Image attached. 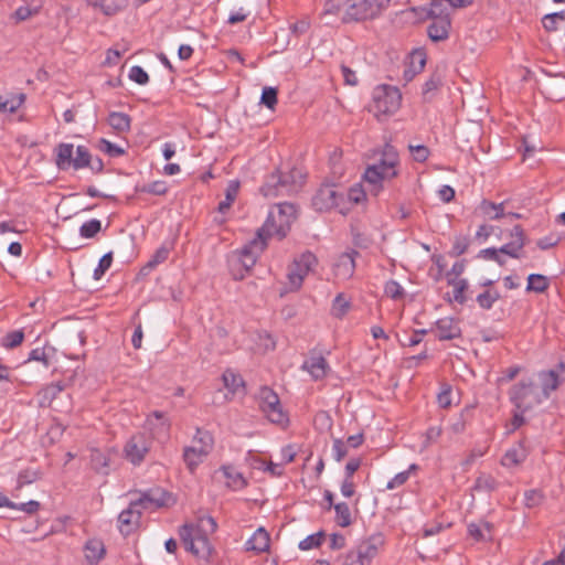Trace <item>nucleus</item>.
<instances>
[{
	"label": "nucleus",
	"instance_id": "obj_1",
	"mask_svg": "<svg viewBox=\"0 0 565 565\" xmlns=\"http://www.w3.org/2000/svg\"><path fill=\"white\" fill-rule=\"evenodd\" d=\"M216 529V521L212 516H201L196 523L180 526L179 536L188 552L199 558H207L212 553L209 534L214 533Z\"/></svg>",
	"mask_w": 565,
	"mask_h": 565
},
{
	"label": "nucleus",
	"instance_id": "obj_2",
	"mask_svg": "<svg viewBox=\"0 0 565 565\" xmlns=\"http://www.w3.org/2000/svg\"><path fill=\"white\" fill-rule=\"evenodd\" d=\"M305 182V175L296 168L288 172L275 170L265 178L260 193L267 199L289 196L296 194Z\"/></svg>",
	"mask_w": 565,
	"mask_h": 565
},
{
	"label": "nucleus",
	"instance_id": "obj_3",
	"mask_svg": "<svg viewBox=\"0 0 565 565\" xmlns=\"http://www.w3.org/2000/svg\"><path fill=\"white\" fill-rule=\"evenodd\" d=\"M269 236L258 228L256 236L245 244L230 260L231 273L235 280H241L256 264L267 246Z\"/></svg>",
	"mask_w": 565,
	"mask_h": 565
},
{
	"label": "nucleus",
	"instance_id": "obj_4",
	"mask_svg": "<svg viewBox=\"0 0 565 565\" xmlns=\"http://www.w3.org/2000/svg\"><path fill=\"white\" fill-rule=\"evenodd\" d=\"M297 218L296 205L288 202L276 204V210L269 212L266 222L260 227L269 237L277 236L282 239L290 231L291 224Z\"/></svg>",
	"mask_w": 565,
	"mask_h": 565
},
{
	"label": "nucleus",
	"instance_id": "obj_5",
	"mask_svg": "<svg viewBox=\"0 0 565 565\" xmlns=\"http://www.w3.org/2000/svg\"><path fill=\"white\" fill-rule=\"evenodd\" d=\"M510 402L514 408L520 411H532L541 405L545 398L541 396L539 386L534 379H523L514 384L509 391Z\"/></svg>",
	"mask_w": 565,
	"mask_h": 565
},
{
	"label": "nucleus",
	"instance_id": "obj_6",
	"mask_svg": "<svg viewBox=\"0 0 565 565\" xmlns=\"http://www.w3.org/2000/svg\"><path fill=\"white\" fill-rule=\"evenodd\" d=\"M391 0H358L344 8L342 22H359L366 19H374L388 8Z\"/></svg>",
	"mask_w": 565,
	"mask_h": 565
},
{
	"label": "nucleus",
	"instance_id": "obj_7",
	"mask_svg": "<svg viewBox=\"0 0 565 565\" xmlns=\"http://www.w3.org/2000/svg\"><path fill=\"white\" fill-rule=\"evenodd\" d=\"M401 102V92L394 86L381 85L373 92V108L377 116L394 114L398 110Z\"/></svg>",
	"mask_w": 565,
	"mask_h": 565
},
{
	"label": "nucleus",
	"instance_id": "obj_8",
	"mask_svg": "<svg viewBox=\"0 0 565 565\" xmlns=\"http://www.w3.org/2000/svg\"><path fill=\"white\" fill-rule=\"evenodd\" d=\"M317 264L318 259L316 255L309 250L302 253L298 258H296L290 265L287 274L288 282L290 286L289 290H298L301 287L305 277L311 270H313Z\"/></svg>",
	"mask_w": 565,
	"mask_h": 565
},
{
	"label": "nucleus",
	"instance_id": "obj_9",
	"mask_svg": "<svg viewBox=\"0 0 565 565\" xmlns=\"http://www.w3.org/2000/svg\"><path fill=\"white\" fill-rule=\"evenodd\" d=\"M536 382L540 394L546 399L550 398L552 392L556 391L559 385L565 382V363L561 362L555 369L540 371L536 373Z\"/></svg>",
	"mask_w": 565,
	"mask_h": 565
},
{
	"label": "nucleus",
	"instance_id": "obj_10",
	"mask_svg": "<svg viewBox=\"0 0 565 565\" xmlns=\"http://www.w3.org/2000/svg\"><path fill=\"white\" fill-rule=\"evenodd\" d=\"M344 200L342 192H339L334 184L321 185L312 196V206L318 212H327L335 209Z\"/></svg>",
	"mask_w": 565,
	"mask_h": 565
},
{
	"label": "nucleus",
	"instance_id": "obj_11",
	"mask_svg": "<svg viewBox=\"0 0 565 565\" xmlns=\"http://www.w3.org/2000/svg\"><path fill=\"white\" fill-rule=\"evenodd\" d=\"M150 449V440L143 434H137L130 437L124 448L125 458L132 465H139L143 461Z\"/></svg>",
	"mask_w": 565,
	"mask_h": 565
},
{
	"label": "nucleus",
	"instance_id": "obj_12",
	"mask_svg": "<svg viewBox=\"0 0 565 565\" xmlns=\"http://www.w3.org/2000/svg\"><path fill=\"white\" fill-rule=\"evenodd\" d=\"M171 494L161 488L150 489L141 493L140 498L135 500V504H139L142 510L149 508H162L170 504Z\"/></svg>",
	"mask_w": 565,
	"mask_h": 565
},
{
	"label": "nucleus",
	"instance_id": "obj_13",
	"mask_svg": "<svg viewBox=\"0 0 565 565\" xmlns=\"http://www.w3.org/2000/svg\"><path fill=\"white\" fill-rule=\"evenodd\" d=\"M142 514V509L139 504L131 501L126 510H122L118 515V527L121 534L129 535L139 524Z\"/></svg>",
	"mask_w": 565,
	"mask_h": 565
},
{
	"label": "nucleus",
	"instance_id": "obj_14",
	"mask_svg": "<svg viewBox=\"0 0 565 565\" xmlns=\"http://www.w3.org/2000/svg\"><path fill=\"white\" fill-rule=\"evenodd\" d=\"M397 175V171L394 168H388L387 162L380 159V161L375 164L369 166L364 172V180L374 185L375 190H377V185H380L382 180L393 179Z\"/></svg>",
	"mask_w": 565,
	"mask_h": 565
},
{
	"label": "nucleus",
	"instance_id": "obj_15",
	"mask_svg": "<svg viewBox=\"0 0 565 565\" xmlns=\"http://www.w3.org/2000/svg\"><path fill=\"white\" fill-rule=\"evenodd\" d=\"M359 252L349 249L342 253L333 264V273L338 278L349 279L353 276L355 269V257Z\"/></svg>",
	"mask_w": 565,
	"mask_h": 565
},
{
	"label": "nucleus",
	"instance_id": "obj_16",
	"mask_svg": "<svg viewBox=\"0 0 565 565\" xmlns=\"http://www.w3.org/2000/svg\"><path fill=\"white\" fill-rule=\"evenodd\" d=\"M435 326L437 331L436 337L440 341L454 340L461 337L459 322L451 317H445L437 320Z\"/></svg>",
	"mask_w": 565,
	"mask_h": 565
},
{
	"label": "nucleus",
	"instance_id": "obj_17",
	"mask_svg": "<svg viewBox=\"0 0 565 565\" xmlns=\"http://www.w3.org/2000/svg\"><path fill=\"white\" fill-rule=\"evenodd\" d=\"M450 26V18L434 19V21L427 26V34L434 42L445 41L449 36Z\"/></svg>",
	"mask_w": 565,
	"mask_h": 565
},
{
	"label": "nucleus",
	"instance_id": "obj_18",
	"mask_svg": "<svg viewBox=\"0 0 565 565\" xmlns=\"http://www.w3.org/2000/svg\"><path fill=\"white\" fill-rule=\"evenodd\" d=\"M89 7L99 9L105 15L110 17L124 10L128 0H86Z\"/></svg>",
	"mask_w": 565,
	"mask_h": 565
},
{
	"label": "nucleus",
	"instance_id": "obj_19",
	"mask_svg": "<svg viewBox=\"0 0 565 565\" xmlns=\"http://www.w3.org/2000/svg\"><path fill=\"white\" fill-rule=\"evenodd\" d=\"M384 544V537L381 533L371 535L369 539L360 542L356 546L364 554V558L370 562L377 555L380 547Z\"/></svg>",
	"mask_w": 565,
	"mask_h": 565
},
{
	"label": "nucleus",
	"instance_id": "obj_20",
	"mask_svg": "<svg viewBox=\"0 0 565 565\" xmlns=\"http://www.w3.org/2000/svg\"><path fill=\"white\" fill-rule=\"evenodd\" d=\"M328 367V362L321 355H311L302 365V369L307 370L315 380L323 379Z\"/></svg>",
	"mask_w": 565,
	"mask_h": 565
},
{
	"label": "nucleus",
	"instance_id": "obj_21",
	"mask_svg": "<svg viewBox=\"0 0 565 565\" xmlns=\"http://www.w3.org/2000/svg\"><path fill=\"white\" fill-rule=\"evenodd\" d=\"M527 457V450L524 447L523 441H520L516 446L507 450L501 459V463L504 467H514L522 463Z\"/></svg>",
	"mask_w": 565,
	"mask_h": 565
},
{
	"label": "nucleus",
	"instance_id": "obj_22",
	"mask_svg": "<svg viewBox=\"0 0 565 565\" xmlns=\"http://www.w3.org/2000/svg\"><path fill=\"white\" fill-rule=\"evenodd\" d=\"M210 452L196 446H188L183 449V460L188 469L193 472L203 462Z\"/></svg>",
	"mask_w": 565,
	"mask_h": 565
},
{
	"label": "nucleus",
	"instance_id": "obj_23",
	"mask_svg": "<svg viewBox=\"0 0 565 565\" xmlns=\"http://www.w3.org/2000/svg\"><path fill=\"white\" fill-rule=\"evenodd\" d=\"M448 285L454 287L452 290V299H449L450 301H455L459 305H465L468 299V290H469V284L468 280L465 278L458 279V278H448Z\"/></svg>",
	"mask_w": 565,
	"mask_h": 565
},
{
	"label": "nucleus",
	"instance_id": "obj_24",
	"mask_svg": "<svg viewBox=\"0 0 565 565\" xmlns=\"http://www.w3.org/2000/svg\"><path fill=\"white\" fill-rule=\"evenodd\" d=\"M248 551L263 553L269 548V534L263 529H257L252 537L246 542Z\"/></svg>",
	"mask_w": 565,
	"mask_h": 565
},
{
	"label": "nucleus",
	"instance_id": "obj_25",
	"mask_svg": "<svg viewBox=\"0 0 565 565\" xmlns=\"http://www.w3.org/2000/svg\"><path fill=\"white\" fill-rule=\"evenodd\" d=\"M85 557L89 564H97L105 555V545L98 539L88 540L85 544Z\"/></svg>",
	"mask_w": 565,
	"mask_h": 565
},
{
	"label": "nucleus",
	"instance_id": "obj_26",
	"mask_svg": "<svg viewBox=\"0 0 565 565\" xmlns=\"http://www.w3.org/2000/svg\"><path fill=\"white\" fill-rule=\"evenodd\" d=\"M55 163L58 169L66 170L72 167L74 146L72 143H60L56 149Z\"/></svg>",
	"mask_w": 565,
	"mask_h": 565
},
{
	"label": "nucleus",
	"instance_id": "obj_27",
	"mask_svg": "<svg viewBox=\"0 0 565 565\" xmlns=\"http://www.w3.org/2000/svg\"><path fill=\"white\" fill-rule=\"evenodd\" d=\"M239 191V181L231 180L225 189V199L218 203L217 211L225 213L230 210L237 198Z\"/></svg>",
	"mask_w": 565,
	"mask_h": 565
},
{
	"label": "nucleus",
	"instance_id": "obj_28",
	"mask_svg": "<svg viewBox=\"0 0 565 565\" xmlns=\"http://www.w3.org/2000/svg\"><path fill=\"white\" fill-rule=\"evenodd\" d=\"M224 477L227 480V486L233 490H241L244 487H246L247 482L243 475L238 472L234 467L232 466H223L221 468Z\"/></svg>",
	"mask_w": 565,
	"mask_h": 565
},
{
	"label": "nucleus",
	"instance_id": "obj_29",
	"mask_svg": "<svg viewBox=\"0 0 565 565\" xmlns=\"http://www.w3.org/2000/svg\"><path fill=\"white\" fill-rule=\"evenodd\" d=\"M260 411L266 415V417L275 424H285L288 422L287 415L284 413L280 399H277V403H271L269 405L263 406Z\"/></svg>",
	"mask_w": 565,
	"mask_h": 565
},
{
	"label": "nucleus",
	"instance_id": "obj_30",
	"mask_svg": "<svg viewBox=\"0 0 565 565\" xmlns=\"http://www.w3.org/2000/svg\"><path fill=\"white\" fill-rule=\"evenodd\" d=\"M108 124L119 134L127 132L130 130L131 118L125 113L111 111L108 116Z\"/></svg>",
	"mask_w": 565,
	"mask_h": 565
},
{
	"label": "nucleus",
	"instance_id": "obj_31",
	"mask_svg": "<svg viewBox=\"0 0 565 565\" xmlns=\"http://www.w3.org/2000/svg\"><path fill=\"white\" fill-rule=\"evenodd\" d=\"M501 298L500 292L494 288H488L476 296V302L482 310H491L493 305Z\"/></svg>",
	"mask_w": 565,
	"mask_h": 565
},
{
	"label": "nucleus",
	"instance_id": "obj_32",
	"mask_svg": "<svg viewBox=\"0 0 565 565\" xmlns=\"http://www.w3.org/2000/svg\"><path fill=\"white\" fill-rule=\"evenodd\" d=\"M92 468L103 475H108L109 455L99 449H93L90 452Z\"/></svg>",
	"mask_w": 565,
	"mask_h": 565
},
{
	"label": "nucleus",
	"instance_id": "obj_33",
	"mask_svg": "<svg viewBox=\"0 0 565 565\" xmlns=\"http://www.w3.org/2000/svg\"><path fill=\"white\" fill-rule=\"evenodd\" d=\"M550 280L546 276L541 274H531L527 277L526 291H534L542 294L547 290Z\"/></svg>",
	"mask_w": 565,
	"mask_h": 565
},
{
	"label": "nucleus",
	"instance_id": "obj_34",
	"mask_svg": "<svg viewBox=\"0 0 565 565\" xmlns=\"http://www.w3.org/2000/svg\"><path fill=\"white\" fill-rule=\"evenodd\" d=\"M426 64V56L423 52L416 51L411 55L408 70L405 71V77L412 78L415 74L420 73Z\"/></svg>",
	"mask_w": 565,
	"mask_h": 565
},
{
	"label": "nucleus",
	"instance_id": "obj_35",
	"mask_svg": "<svg viewBox=\"0 0 565 565\" xmlns=\"http://www.w3.org/2000/svg\"><path fill=\"white\" fill-rule=\"evenodd\" d=\"M492 527V524L489 522H482L481 524L470 523L468 525V534L478 542L490 540V536H486V532L490 534Z\"/></svg>",
	"mask_w": 565,
	"mask_h": 565
},
{
	"label": "nucleus",
	"instance_id": "obj_36",
	"mask_svg": "<svg viewBox=\"0 0 565 565\" xmlns=\"http://www.w3.org/2000/svg\"><path fill=\"white\" fill-rule=\"evenodd\" d=\"M90 161H92V154H90L88 148L85 146H82V145L77 146L76 156L73 157L72 167L75 170L88 168V166H90Z\"/></svg>",
	"mask_w": 565,
	"mask_h": 565
},
{
	"label": "nucleus",
	"instance_id": "obj_37",
	"mask_svg": "<svg viewBox=\"0 0 565 565\" xmlns=\"http://www.w3.org/2000/svg\"><path fill=\"white\" fill-rule=\"evenodd\" d=\"M448 7H450L448 0H433L427 15L431 19L449 18Z\"/></svg>",
	"mask_w": 565,
	"mask_h": 565
},
{
	"label": "nucleus",
	"instance_id": "obj_38",
	"mask_svg": "<svg viewBox=\"0 0 565 565\" xmlns=\"http://www.w3.org/2000/svg\"><path fill=\"white\" fill-rule=\"evenodd\" d=\"M41 478V472L35 469L26 468L18 475L15 491H20L24 486L31 484Z\"/></svg>",
	"mask_w": 565,
	"mask_h": 565
},
{
	"label": "nucleus",
	"instance_id": "obj_39",
	"mask_svg": "<svg viewBox=\"0 0 565 565\" xmlns=\"http://www.w3.org/2000/svg\"><path fill=\"white\" fill-rule=\"evenodd\" d=\"M335 511V521L341 527H347L352 523L351 511L345 502H340L333 507Z\"/></svg>",
	"mask_w": 565,
	"mask_h": 565
},
{
	"label": "nucleus",
	"instance_id": "obj_40",
	"mask_svg": "<svg viewBox=\"0 0 565 565\" xmlns=\"http://www.w3.org/2000/svg\"><path fill=\"white\" fill-rule=\"evenodd\" d=\"M480 210L484 215L491 220H498L505 216L503 203L494 204L492 202L483 200L480 204Z\"/></svg>",
	"mask_w": 565,
	"mask_h": 565
},
{
	"label": "nucleus",
	"instance_id": "obj_41",
	"mask_svg": "<svg viewBox=\"0 0 565 565\" xmlns=\"http://www.w3.org/2000/svg\"><path fill=\"white\" fill-rule=\"evenodd\" d=\"M25 99V96L24 94H19V95H15L13 97H11L10 99H3L1 96H0V113H10V114H13L15 113L20 106L23 104Z\"/></svg>",
	"mask_w": 565,
	"mask_h": 565
},
{
	"label": "nucleus",
	"instance_id": "obj_42",
	"mask_svg": "<svg viewBox=\"0 0 565 565\" xmlns=\"http://www.w3.org/2000/svg\"><path fill=\"white\" fill-rule=\"evenodd\" d=\"M193 441L200 444L199 447L207 452H211L214 446V438L212 434L201 428H196Z\"/></svg>",
	"mask_w": 565,
	"mask_h": 565
},
{
	"label": "nucleus",
	"instance_id": "obj_43",
	"mask_svg": "<svg viewBox=\"0 0 565 565\" xmlns=\"http://www.w3.org/2000/svg\"><path fill=\"white\" fill-rule=\"evenodd\" d=\"M102 231V222L97 218H92L82 224L79 227V235L84 238H93Z\"/></svg>",
	"mask_w": 565,
	"mask_h": 565
},
{
	"label": "nucleus",
	"instance_id": "obj_44",
	"mask_svg": "<svg viewBox=\"0 0 565 565\" xmlns=\"http://www.w3.org/2000/svg\"><path fill=\"white\" fill-rule=\"evenodd\" d=\"M97 148L102 152L108 154L110 158H117L125 154V149L105 138L98 140Z\"/></svg>",
	"mask_w": 565,
	"mask_h": 565
},
{
	"label": "nucleus",
	"instance_id": "obj_45",
	"mask_svg": "<svg viewBox=\"0 0 565 565\" xmlns=\"http://www.w3.org/2000/svg\"><path fill=\"white\" fill-rule=\"evenodd\" d=\"M498 482L490 475H481L476 479L475 489L477 491L491 492L497 489Z\"/></svg>",
	"mask_w": 565,
	"mask_h": 565
},
{
	"label": "nucleus",
	"instance_id": "obj_46",
	"mask_svg": "<svg viewBox=\"0 0 565 565\" xmlns=\"http://www.w3.org/2000/svg\"><path fill=\"white\" fill-rule=\"evenodd\" d=\"M169 254H170L169 247H167V246L159 247L154 252V254L151 256V258L148 260V263L146 264L143 269H150V270L153 269L159 264H162L163 262H166L169 257Z\"/></svg>",
	"mask_w": 565,
	"mask_h": 565
},
{
	"label": "nucleus",
	"instance_id": "obj_47",
	"mask_svg": "<svg viewBox=\"0 0 565 565\" xmlns=\"http://www.w3.org/2000/svg\"><path fill=\"white\" fill-rule=\"evenodd\" d=\"M559 21H565V10L546 14L542 20L544 29L548 32L556 31L558 29L557 22Z\"/></svg>",
	"mask_w": 565,
	"mask_h": 565
},
{
	"label": "nucleus",
	"instance_id": "obj_48",
	"mask_svg": "<svg viewBox=\"0 0 565 565\" xmlns=\"http://www.w3.org/2000/svg\"><path fill=\"white\" fill-rule=\"evenodd\" d=\"M24 339V333L22 330H14L7 333L1 341V344L6 349H14L19 347Z\"/></svg>",
	"mask_w": 565,
	"mask_h": 565
},
{
	"label": "nucleus",
	"instance_id": "obj_49",
	"mask_svg": "<svg viewBox=\"0 0 565 565\" xmlns=\"http://www.w3.org/2000/svg\"><path fill=\"white\" fill-rule=\"evenodd\" d=\"M137 191L153 195H164L168 191V186L164 181L157 180L148 184H145L141 188H137Z\"/></svg>",
	"mask_w": 565,
	"mask_h": 565
},
{
	"label": "nucleus",
	"instance_id": "obj_50",
	"mask_svg": "<svg viewBox=\"0 0 565 565\" xmlns=\"http://www.w3.org/2000/svg\"><path fill=\"white\" fill-rule=\"evenodd\" d=\"M254 467L268 472L271 477H280L282 475V466L274 462H266L264 459H256Z\"/></svg>",
	"mask_w": 565,
	"mask_h": 565
},
{
	"label": "nucleus",
	"instance_id": "obj_51",
	"mask_svg": "<svg viewBox=\"0 0 565 565\" xmlns=\"http://www.w3.org/2000/svg\"><path fill=\"white\" fill-rule=\"evenodd\" d=\"M443 85V76L435 72L423 85V95L427 99L430 93L436 92Z\"/></svg>",
	"mask_w": 565,
	"mask_h": 565
},
{
	"label": "nucleus",
	"instance_id": "obj_52",
	"mask_svg": "<svg viewBox=\"0 0 565 565\" xmlns=\"http://www.w3.org/2000/svg\"><path fill=\"white\" fill-rule=\"evenodd\" d=\"M324 539V532L320 531L318 533L308 535L306 539L300 541L298 547L302 551H308L321 545Z\"/></svg>",
	"mask_w": 565,
	"mask_h": 565
},
{
	"label": "nucleus",
	"instance_id": "obj_53",
	"mask_svg": "<svg viewBox=\"0 0 565 565\" xmlns=\"http://www.w3.org/2000/svg\"><path fill=\"white\" fill-rule=\"evenodd\" d=\"M371 562L367 558H364V554L356 546L355 548L349 551L345 555V565H370Z\"/></svg>",
	"mask_w": 565,
	"mask_h": 565
},
{
	"label": "nucleus",
	"instance_id": "obj_54",
	"mask_svg": "<svg viewBox=\"0 0 565 565\" xmlns=\"http://www.w3.org/2000/svg\"><path fill=\"white\" fill-rule=\"evenodd\" d=\"M371 562L367 558H364V554L356 546L355 548L349 551L345 555V565H370Z\"/></svg>",
	"mask_w": 565,
	"mask_h": 565
},
{
	"label": "nucleus",
	"instance_id": "obj_55",
	"mask_svg": "<svg viewBox=\"0 0 565 565\" xmlns=\"http://www.w3.org/2000/svg\"><path fill=\"white\" fill-rule=\"evenodd\" d=\"M223 382H224L225 387H227L232 392H236L244 384L242 376L238 374H235L232 371L224 372Z\"/></svg>",
	"mask_w": 565,
	"mask_h": 565
},
{
	"label": "nucleus",
	"instance_id": "obj_56",
	"mask_svg": "<svg viewBox=\"0 0 565 565\" xmlns=\"http://www.w3.org/2000/svg\"><path fill=\"white\" fill-rule=\"evenodd\" d=\"M277 88L267 86L263 88L260 96V104L265 105L269 109H274L277 104Z\"/></svg>",
	"mask_w": 565,
	"mask_h": 565
},
{
	"label": "nucleus",
	"instance_id": "obj_57",
	"mask_svg": "<svg viewBox=\"0 0 565 565\" xmlns=\"http://www.w3.org/2000/svg\"><path fill=\"white\" fill-rule=\"evenodd\" d=\"M524 247V243L522 241H511L500 247L501 254H505L512 258H520V252Z\"/></svg>",
	"mask_w": 565,
	"mask_h": 565
},
{
	"label": "nucleus",
	"instance_id": "obj_58",
	"mask_svg": "<svg viewBox=\"0 0 565 565\" xmlns=\"http://www.w3.org/2000/svg\"><path fill=\"white\" fill-rule=\"evenodd\" d=\"M408 150H409L414 161L420 162V163L425 162L430 154V150L428 149V147H426L424 145L409 143Z\"/></svg>",
	"mask_w": 565,
	"mask_h": 565
},
{
	"label": "nucleus",
	"instance_id": "obj_59",
	"mask_svg": "<svg viewBox=\"0 0 565 565\" xmlns=\"http://www.w3.org/2000/svg\"><path fill=\"white\" fill-rule=\"evenodd\" d=\"M384 294L394 299H402L404 297V288L396 280H388L384 286Z\"/></svg>",
	"mask_w": 565,
	"mask_h": 565
},
{
	"label": "nucleus",
	"instance_id": "obj_60",
	"mask_svg": "<svg viewBox=\"0 0 565 565\" xmlns=\"http://www.w3.org/2000/svg\"><path fill=\"white\" fill-rule=\"evenodd\" d=\"M113 263V252L106 253L100 259L94 270V279L99 280L104 274L110 268Z\"/></svg>",
	"mask_w": 565,
	"mask_h": 565
},
{
	"label": "nucleus",
	"instance_id": "obj_61",
	"mask_svg": "<svg viewBox=\"0 0 565 565\" xmlns=\"http://www.w3.org/2000/svg\"><path fill=\"white\" fill-rule=\"evenodd\" d=\"M277 393H275L271 388L264 386L259 390L258 393V405L259 408L263 406L269 405L271 403H277L278 399Z\"/></svg>",
	"mask_w": 565,
	"mask_h": 565
},
{
	"label": "nucleus",
	"instance_id": "obj_62",
	"mask_svg": "<svg viewBox=\"0 0 565 565\" xmlns=\"http://www.w3.org/2000/svg\"><path fill=\"white\" fill-rule=\"evenodd\" d=\"M128 77L129 79L139 85H146L149 83L148 73L141 66L138 65H135L130 68Z\"/></svg>",
	"mask_w": 565,
	"mask_h": 565
},
{
	"label": "nucleus",
	"instance_id": "obj_63",
	"mask_svg": "<svg viewBox=\"0 0 565 565\" xmlns=\"http://www.w3.org/2000/svg\"><path fill=\"white\" fill-rule=\"evenodd\" d=\"M544 494L536 489L527 490L524 493V502L527 508H535L542 504Z\"/></svg>",
	"mask_w": 565,
	"mask_h": 565
},
{
	"label": "nucleus",
	"instance_id": "obj_64",
	"mask_svg": "<svg viewBox=\"0 0 565 565\" xmlns=\"http://www.w3.org/2000/svg\"><path fill=\"white\" fill-rule=\"evenodd\" d=\"M470 245V241L466 236H457L454 241V245L451 250L449 252L450 256L458 257L465 254Z\"/></svg>",
	"mask_w": 565,
	"mask_h": 565
}]
</instances>
